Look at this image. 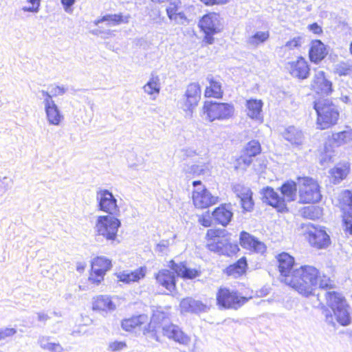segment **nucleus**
Instances as JSON below:
<instances>
[{"label":"nucleus","mask_w":352,"mask_h":352,"mask_svg":"<svg viewBox=\"0 0 352 352\" xmlns=\"http://www.w3.org/2000/svg\"><path fill=\"white\" fill-rule=\"evenodd\" d=\"M149 329H152V332H154V338L157 341H160L157 331L158 329H161L164 337L180 345L187 346L191 342L190 336L186 333L179 326L170 322L168 314L162 309L153 310L149 322Z\"/></svg>","instance_id":"nucleus-1"},{"label":"nucleus","mask_w":352,"mask_h":352,"mask_svg":"<svg viewBox=\"0 0 352 352\" xmlns=\"http://www.w3.org/2000/svg\"><path fill=\"white\" fill-rule=\"evenodd\" d=\"M319 270L311 265H302L292 271V276L286 278V285L305 296L312 294L318 286Z\"/></svg>","instance_id":"nucleus-2"},{"label":"nucleus","mask_w":352,"mask_h":352,"mask_svg":"<svg viewBox=\"0 0 352 352\" xmlns=\"http://www.w3.org/2000/svg\"><path fill=\"white\" fill-rule=\"evenodd\" d=\"M120 226L121 222L116 217L98 216L94 227L96 240L100 242L105 241L111 244L118 243V232Z\"/></svg>","instance_id":"nucleus-3"},{"label":"nucleus","mask_w":352,"mask_h":352,"mask_svg":"<svg viewBox=\"0 0 352 352\" xmlns=\"http://www.w3.org/2000/svg\"><path fill=\"white\" fill-rule=\"evenodd\" d=\"M314 108L317 113L318 128L326 129L337 123L339 111L329 99L322 98L316 100Z\"/></svg>","instance_id":"nucleus-4"},{"label":"nucleus","mask_w":352,"mask_h":352,"mask_svg":"<svg viewBox=\"0 0 352 352\" xmlns=\"http://www.w3.org/2000/svg\"><path fill=\"white\" fill-rule=\"evenodd\" d=\"M300 200L302 203H316L320 201L322 195L316 181L310 177L299 178Z\"/></svg>","instance_id":"nucleus-5"},{"label":"nucleus","mask_w":352,"mask_h":352,"mask_svg":"<svg viewBox=\"0 0 352 352\" xmlns=\"http://www.w3.org/2000/svg\"><path fill=\"white\" fill-rule=\"evenodd\" d=\"M204 112L206 114L207 119L210 122L215 120H228L234 114V107L229 103L206 102L204 107Z\"/></svg>","instance_id":"nucleus-6"},{"label":"nucleus","mask_w":352,"mask_h":352,"mask_svg":"<svg viewBox=\"0 0 352 352\" xmlns=\"http://www.w3.org/2000/svg\"><path fill=\"white\" fill-rule=\"evenodd\" d=\"M302 228L305 229L306 238L311 246L318 249H324L329 245L330 237L324 228L307 224Z\"/></svg>","instance_id":"nucleus-7"},{"label":"nucleus","mask_w":352,"mask_h":352,"mask_svg":"<svg viewBox=\"0 0 352 352\" xmlns=\"http://www.w3.org/2000/svg\"><path fill=\"white\" fill-rule=\"evenodd\" d=\"M192 186L195 190L192 192V201L197 208H206L217 202L218 197L213 196L208 190L201 181H194Z\"/></svg>","instance_id":"nucleus-8"},{"label":"nucleus","mask_w":352,"mask_h":352,"mask_svg":"<svg viewBox=\"0 0 352 352\" xmlns=\"http://www.w3.org/2000/svg\"><path fill=\"white\" fill-rule=\"evenodd\" d=\"M96 200L99 210L113 217L119 214L120 208L117 204V199L109 190L100 189L97 191Z\"/></svg>","instance_id":"nucleus-9"},{"label":"nucleus","mask_w":352,"mask_h":352,"mask_svg":"<svg viewBox=\"0 0 352 352\" xmlns=\"http://www.w3.org/2000/svg\"><path fill=\"white\" fill-rule=\"evenodd\" d=\"M248 299L241 296L237 292L227 288H220L217 293V304L223 308H231L232 305H243Z\"/></svg>","instance_id":"nucleus-10"},{"label":"nucleus","mask_w":352,"mask_h":352,"mask_svg":"<svg viewBox=\"0 0 352 352\" xmlns=\"http://www.w3.org/2000/svg\"><path fill=\"white\" fill-rule=\"evenodd\" d=\"M112 267L111 261L104 256L95 258L91 263V273L89 280L98 285L104 279L107 272Z\"/></svg>","instance_id":"nucleus-11"},{"label":"nucleus","mask_w":352,"mask_h":352,"mask_svg":"<svg viewBox=\"0 0 352 352\" xmlns=\"http://www.w3.org/2000/svg\"><path fill=\"white\" fill-rule=\"evenodd\" d=\"M225 230H208L207 236L210 239L207 244L209 250L222 254L228 238L225 235Z\"/></svg>","instance_id":"nucleus-12"},{"label":"nucleus","mask_w":352,"mask_h":352,"mask_svg":"<svg viewBox=\"0 0 352 352\" xmlns=\"http://www.w3.org/2000/svg\"><path fill=\"white\" fill-rule=\"evenodd\" d=\"M311 87L317 94L323 97L328 96L333 92L332 82L328 79L323 71H316L315 72Z\"/></svg>","instance_id":"nucleus-13"},{"label":"nucleus","mask_w":352,"mask_h":352,"mask_svg":"<svg viewBox=\"0 0 352 352\" xmlns=\"http://www.w3.org/2000/svg\"><path fill=\"white\" fill-rule=\"evenodd\" d=\"M342 210H343V221L345 230L352 234V192L344 190L340 198Z\"/></svg>","instance_id":"nucleus-14"},{"label":"nucleus","mask_w":352,"mask_h":352,"mask_svg":"<svg viewBox=\"0 0 352 352\" xmlns=\"http://www.w3.org/2000/svg\"><path fill=\"white\" fill-rule=\"evenodd\" d=\"M323 314L326 322L333 327L335 320L342 326H347L351 322V314L348 309H324Z\"/></svg>","instance_id":"nucleus-15"},{"label":"nucleus","mask_w":352,"mask_h":352,"mask_svg":"<svg viewBox=\"0 0 352 352\" xmlns=\"http://www.w3.org/2000/svg\"><path fill=\"white\" fill-rule=\"evenodd\" d=\"M201 98V87L199 83L192 82L188 85L184 95L183 109L192 112Z\"/></svg>","instance_id":"nucleus-16"},{"label":"nucleus","mask_w":352,"mask_h":352,"mask_svg":"<svg viewBox=\"0 0 352 352\" xmlns=\"http://www.w3.org/2000/svg\"><path fill=\"white\" fill-rule=\"evenodd\" d=\"M199 26L204 33L217 34L222 29L221 17L214 12L206 14L199 21Z\"/></svg>","instance_id":"nucleus-17"},{"label":"nucleus","mask_w":352,"mask_h":352,"mask_svg":"<svg viewBox=\"0 0 352 352\" xmlns=\"http://www.w3.org/2000/svg\"><path fill=\"white\" fill-rule=\"evenodd\" d=\"M261 194L263 201L276 208L278 212H283L287 209L285 199L280 197L272 188L269 186L263 188Z\"/></svg>","instance_id":"nucleus-18"},{"label":"nucleus","mask_w":352,"mask_h":352,"mask_svg":"<svg viewBox=\"0 0 352 352\" xmlns=\"http://www.w3.org/2000/svg\"><path fill=\"white\" fill-rule=\"evenodd\" d=\"M148 318L146 315H139L131 318L124 319L122 321V327L126 331H131L137 328L142 329L143 333L146 334L150 331L152 332V329H149Z\"/></svg>","instance_id":"nucleus-19"},{"label":"nucleus","mask_w":352,"mask_h":352,"mask_svg":"<svg viewBox=\"0 0 352 352\" xmlns=\"http://www.w3.org/2000/svg\"><path fill=\"white\" fill-rule=\"evenodd\" d=\"M277 260L281 281L286 284V278L287 276H292V271L296 269L294 268V258L289 254L283 252L278 254Z\"/></svg>","instance_id":"nucleus-20"},{"label":"nucleus","mask_w":352,"mask_h":352,"mask_svg":"<svg viewBox=\"0 0 352 352\" xmlns=\"http://www.w3.org/2000/svg\"><path fill=\"white\" fill-rule=\"evenodd\" d=\"M175 272L166 269L160 270L155 274L156 282L168 292H173L176 286Z\"/></svg>","instance_id":"nucleus-21"},{"label":"nucleus","mask_w":352,"mask_h":352,"mask_svg":"<svg viewBox=\"0 0 352 352\" xmlns=\"http://www.w3.org/2000/svg\"><path fill=\"white\" fill-rule=\"evenodd\" d=\"M287 69L290 74L299 79H305L309 74V68L306 60L300 57L296 61L287 63Z\"/></svg>","instance_id":"nucleus-22"},{"label":"nucleus","mask_w":352,"mask_h":352,"mask_svg":"<svg viewBox=\"0 0 352 352\" xmlns=\"http://www.w3.org/2000/svg\"><path fill=\"white\" fill-rule=\"evenodd\" d=\"M241 245L255 252L263 254L266 250L265 245L248 232H242L240 235Z\"/></svg>","instance_id":"nucleus-23"},{"label":"nucleus","mask_w":352,"mask_h":352,"mask_svg":"<svg viewBox=\"0 0 352 352\" xmlns=\"http://www.w3.org/2000/svg\"><path fill=\"white\" fill-rule=\"evenodd\" d=\"M170 268L184 279H193L200 276L201 272L195 268L188 267L185 263H176L174 261L169 263Z\"/></svg>","instance_id":"nucleus-24"},{"label":"nucleus","mask_w":352,"mask_h":352,"mask_svg":"<svg viewBox=\"0 0 352 352\" xmlns=\"http://www.w3.org/2000/svg\"><path fill=\"white\" fill-rule=\"evenodd\" d=\"M233 190L240 199L242 208L246 211H250L254 206L251 190L248 187L237 184L234 186Z\"/></svg>","instance_id":"nucleus-25"},{"label":"nucleus","mask_w":352,"mask_h":352,"mask_svg":"<svg viewBox=\"0 0 352 352\" xmlns=\"http://www.w3.org/2000/svg\"><path fill=\"white\" fill-rule=\"evenodd\" d=\"M146 272V267H140L134 271L124 270L116 274V276L119 281L123 282L126 284L131 283L138 282L140 279L143 278Z\"/></svg>","instance_id":"nucleus-26"},{"label":"nucleus","mask_w":352,"mask_h":352,"mask_svg":"<svg viewBox=\"0 0 352 352\" xmlns=\"http://www.w3.org/2000/svg\"><path fill=\"white\" fill-rule=\"evenodd\" d=\"M283 138L294 146H301L304 142V134L298 127L289 126L282 133Z\"/></svg>","instance_id":"nucleus-27"},{"label":"nucleus","mask_w":352,"mask_h":352,"mask_svg":"<svg viewBox=\"0 0 352 352\" xmlns=\"http://www.w3.org/2000/svg\"><path fill=\"white\" fill-rule=\"evenodd\" d=\"M47 120L50 124L58 126L64 118L55 102L44 106Z\"/></svg>","instance_id":"nucleus-28"},{"label":"nucleus","mask_w":352,"mask_h":352,"mask_svg":"<svg viewBox=\"0 0 352 352\" xmlns=\"http://www.w3.org/2000/svg\"><path fill=\"white\" fill-rule=\"evenodd\" d=\"M309 54L311 61L318 63L326 56L327 51L320 41L316 40L311 43Z\"/></svg>","instance_id":"nucleus-29"},{"label":"nucleus","mask_w":352,"mask_h":352,"mask_svg":"<svg viewBox=\"0 0 352 352\" xmlns=\"http://www.w3.org/2000/svg\"><path fill=\"white\" fill-rule=\"evenodd\" d=\"M212 215L216 222L226 226L230 222L233 214L226 206H221L212 212Z\"/></svg>","instance_id":"nucleus-30"},{"label":"nucleus","mask_w":352,"mask_h":352,"mask_svg":"<svg viewBox=\"0 0 352 352\" xmlns=\"http://www.w3.org/2000/svg\"><path fill=\"white\" fill-rule=\"evenodd\" d=\"M327 304L330 308H346L348 307L344 297L336 292H327L325 294Z\"/></svg>","instance_id":"nucleus-31"},{"label":"nucleus","mask_w":352,"mask_h":352,"mask_svg":"<svg viewBox=\"0 0 352 352\" xmlns=\"http://www.w3.org/2000/svg\"><path fill=\"white\" fill-rule=\"evenodd\" d=\"M248 116L252 119L260 120L262 118L261 111L263 102L261 100L250 99L246 102Z\"/></svg>","instance_id":"nucleus-32"},{"label":"nucleus","mask_w":352,"mask_h":352,"mask_svg":"<svg viewBox=\"0 0 352 352\" xmlns=\"http://www.w3.org/2000/svg\"><path fill=\"white\" fill-rule=\"evenodd\" d=\"M349 172L348 163L339 164L329 170V174L333 184H338L343 180Z\"/></svg>","instance_id":"nucleus-33"},{"label":"nucleus","mask_w":352,"mask_h":352,"mask_svg":"<svg viewBox=\"0 0 352 352\" xmlns=\"http://www.w3.org/2000/svg\"><path fill=\"white\" fill-rule=\"evenodd\" d=\"M332 143L337 146L347 145L350 146L352 144V129L347 128L341 132L333 133L331 138Z\"/></svg>","instance_id":"nucleus-34"},{"label":"nucleus","mask_w":352,"mask_h":352,"mask_svg":"<svg viewBox=\"0 0 352 352\" xmlns=\"http://www.w3.org/2000/svg\"><path fill=\"white\" fill-rule=\"evenodd\" d=\"M247 267V260L246 258L243 256L235 263L228 266L226 268V273L229 276L237 278L245 273Z\"/></svg>","instance_id":"nucleus-35"},{"label":"nucleus","mask_w":352,"mask_h":352,"mask_svg":"<svg viewBox=\"0 0 352 352\" xmlns=\"http://www.w3.org/2000/svg\"><path fill=\"white\" fill-rule=\"evenodd\" d=\"M38 344L42 349L50 352H63L64 351L59 342H51L50 336H40L38 338Z\"/></svg>","instance_id":"nucleus-36"},{"label":"nucleus","mask_w":352,"mask_h":352,"mask_svg":"<svg viewBox=\"0 0 352 352\" xmlns=\"http://www.w3.org/2000/svg\"><path fill=\"white\" fill-rule=\"evenodd\" d=\"M117 298L112 299L107 295H99L94 298L92 308H116L115 300Z\"/></svg>","instance_id":"nucleus-37"},{"label":"nucleus","mask_w":352,"mask_h":352,"mask_svg":"<svg viewBox=\"0 0 352 352\" xmlns=\"http://www.w3.org/2000/svg\"><path fill=\"white\" fill-rule=\"evenodd\" d=\"M270 33L268 31H257L253 35L248 37L246 43L252 47L256 48L261 44L264 43L268 40Z\"/></svg>","instance_id":"nucleus-38"},{"label":"nucleus","mask_w":352,"mask_h":352,"mask_svg":"<svg viewBox=\"0 0 352 352\" xmlns=\"http://www.w3.org/2000/svg\"><path fill=\"white\" fill-rule=\"evenodd\" d=\"M281 194L284 196V199L287 201L295 200L296 196V184L293 181H287L285 182L280 188Z\"/></svg>","instance_id":"nucleus-39"},{"label":"nucleus","mask_w":352,"mask_h":352,"mask_svg":"<svg viewBox=\"0 0 352 352\" xmlns=\"http://www.w3.org/2000/svg\"><path fill=\"white\" fill-rule=\"evenodd\" d=\"M129 16H123L122 14H107L103 16L100 19L96 21V24L107 21L111 25H116L120 23H127L129 22Z\"/></svg>","instance_id":"nucleus-40"},{"label":"nucleus","mask_w":352,"mask_h":352,"mask_svg":"<svg viewBox=\"0 0 352 352\" xmlns=\"http://www.w3.org/2000/svg\"><path fill=\"white\" fill-rule=\"evenodd\" d=\"M223 96L221 84L212 78L210 80V86L207 87L205 91V96L207 98H220Z\"/></svg>","instance_id":"nucleus-41"},{"label":"nucleus","mask_w":352,"mask_h":352,"mask_svg":"<svg viewBox=\"0 0 352 352\" xmlns=\"http://www.w3.org/2000/svg\"><path fill=\"white\" fill-rule=\"evenodd\" d=\"M300 212L302 217L312 220L318 219L322 215V208L316 206H305Z\"/></svg>","instance_id":"nucleus-42"},{"label":"nucleus","mask_w":352,"mask_h":352,"mask_svg":"<svg viewBox=\"0 0 352 352\" xmlns=\"http://www.w3.org/2000/svg\"><path fill=\"white\" fill-rule=\"evenodd\" d=\"M145 93L152 95L159 94L160 91V78L157 76H152L148 82L143 87Z\"/></svg>","instance_id":"nucleus-43"},{"label":"nucleus","mask_w":352,"mask_h":352,"mask_svg":"<svg viewBox=\"0 0 352 352\" xmlns=\"http://www.w3.org/2000/svg\"><path fill=\"white\" fill-rule=\"evenodd\" d=\"M261 151V146L258 141L257 140H251L249 142L244 150V154L254 157L259 154Z\"/></svg>","instance_id":"nucleus-44"},{"label":"nucleus","mask_w":352,"mask_h":352,"mask_svg":"<svg viewBox=\"0 0 352 352\" xmlns=\"http://www.w3.org/2000/svg\"><path fill=\"white\" fill-rule=\"evenodd\" d=\"M206 306L204 305L201 301L196 300L191 297H188L184 298L180 302V308L186 309V308H206Z\"/></svg>","instance_id":"nucleus-45"},{"label":"nucleus","mask_w":352,"mask_h":352,"mask_svg":"<svg viewBox=\"0 0 352 352\" xmlns=\"http://www.w3.org/2000/svg\"><path fill=\"white\" fill-rule=\"evenodd\" d=\"M205 164H193L191 166H184L183 168L184 173L186 174H189L190 175H199L204 173L206 169Z\"/></svg>","instance_id":"nucleus-46"},{"label":"nucleus","mask_w":352,"mask_h":352,"mask_svg":"<svg viewBox=\"0 0 352 352\" xmlns=\"http://www.w3.org/2000/svg\"><path fill=\"white\" fill-rule=\"evenodd\" d=\"M335 72L340 76L350 75L352 73V67L346 63H340L335 67Z\"/></svg>","instance_id":"nucleus-47"},{"label":"nucleus","mask_w":352,"mask_h":352,"mask_svg":"<svg viewBox=\"0 0 352 352\" xmlns=\"http://www.w3.org/2000/svg\"><path fill=\"white\" fill-rule=\"evenodd\" d=\"M181 4L182 3L179 0L170 3L168 7L166 8V13L170 19L175 18V15L179 12Z\"/></svg>","instance_id":"nucleus-48"},{"label":"nucleus","mask_w":352,"mask_h":352,"mask_svg":"<svg viewBox=\"0 0 352 352\" xmlns=\"http://www.w3.org/2000/svg\"><path fill=\"white\" fill-rule=\"evenodd\" d=\"M239 250V246L236 243H231L228 239L226 245L224 247V250L222 252L223 255L230 256L236 253Z\"/></svg>","instance_id":"nucleus-49"},{"label":"nucleus","mask_w":352,"mask_h":352,"mask_svg":"<svg viewBox=\"0 0 352 352\" xmlns=\"http://www.w3.org/2000/svg\"><path fill=\"white\" fill-rule=\"evenodd\" d=\"M252 156L244 155L237 160V165L236 168L241 167L242 169L245 170L252 162Z\"/></svg>","instance_id":"nucleus-50"},{"label":"nucleus","mask_w":352,"mask_h":352,"mask_svg":"<svg viewBox=\"0 0 352 352\" xmlns=\"http://www.w3.org/2000/svg\"><path fill=\"white\" fill-rule=\"evenodd\" d=\"M126 347V344L124 342L115 341V342H111L109 344L108 349H109V350H110L113 352H116V351H122V349H125Z\"/></svg>","instance_id":"nucleus-51"},{"label":"nucleus","mask_w":352,"mask_h":352,"mask_svg":"<svg viewBox=\"0 0 352 352\" xmlns=\"http://www.w3.org/2000/svg\"><path fill=\"white\" fill-rule=\"evenodd\" d=\"M318 285L320 288L327 289L331 287V280L326 276H321L320 275V277L318 279Z\"/></svg>","instance_id":"nucleus-52"},{"label":"nucleus","mask_w":352,"mask_h":352,"mask_svg":"<svg viewBox=\"0 0 352 352\" xmlns=\"http://www.w3.org/2000/svg\"><path fill=\"white\" fill-rule=\"evenodd\" d=\"M16 331L14 328L0 329V341L14 336Z\"/></svg>","instance_id":"nucleus-53"},{"label":"nucleus","mask_w":352,"mask_h":352,"mask_svg":"<svg viewBox=\"0 0 352 352\" xmlns=\"http://www.w3.org/2000/svg\"><path fill=\"white\" fill-rule=\"evenodd\" d=\"M170 245L169 241L168 240H162L156 245L155 248V251L156 252L163 254L166 252L168 246Z\"/></svg>","instance_id":"nucleus-54"},{"label":"nucleus","mask_w":352,"mask_h":352,"mask_svg":"<svg viewBox=\"0 0 352 352\" xmlns=\"http://www.w3.org/2000/svg\"><path fill=\"white\" fill-rule=\"evenodd\" d=\"M66 91L67 89L63 86H55L52 88L50 93L52 94V97H53L57 96H62L64 94H65Z\"/></svg>","instance_id":"nucleus-55"},{"label":"nucleus","mask_w":352,"mask_h":352,"mask_svg":"<svg viewBox=\"0 0 352 352\" xmlns=\"http://www.w3.org/2000/svg\"><path fill=\"white\" fill-rule=\"evenodd\" d=\"M40 93L41 94L42 97L43 98V102L44 106L46 104H49L50 103L52 104V102H54L52 99V94L50 92H48L45 90H41V91H40Z\"/></svg>","instance_id":"nucleus-56"},{"label":"nucleus","mask_w":352,"mask_h":352,"mask_svg":"<svg viewBox=\"0 0 352 352\" xmlns=\"http://www.w3.org/2000/svg\"><path fill=\"white\" fill-rule=\"evenodd\" d=\"M300 45V38L296 37L287 41L285 44V47L289 50H292L295 47H298Z\"/></svg>","instance_id":"nucleus-57"},{"label":"nucleus","mask_w":352,"mask_h":352,"mask_svg":"<svg viewBox=\"0 0 352 352\" xmlns=\"http://www.w3.org/2000/svg\"><path fill=\"white\" fill-rule=\"evenodd\" d=\"M199 222L204 227H209L211 226L212 220L209 214H207L203 215L201 217H200L199 219Z\"/></svg>","instance_id":"nucleus-58"},{"label":"nucleus","mask_w":352,"mask_h":352,"mask_svg":"<svg viewBox=\"0 0 352 352\" xmlns=\"http://www.w3.org/2000/svg\"><path fill=\"white\" fill-rule=\"evenodd\" d=\"M200 1L207 6H212V5H215V4H225L229 1V0H200Z\"/></svg>","instance_id":"nucleus-59"},{"label":"nucleus","mask_w":352,"mask_h":352,"mask_svg":"<svg viewBox=\"0 0 352 352\" xmlns=\"http://www.w3.org/2000/svg\"><path fill=\"white\" fill-rule=\"evenodd\" d=\"M170 20H174L178 23H184V21L186 20L185 14L183 12L179 11L177 14L175 15V18L170 19Z\"/></svg>","instance_id":"nucleus-60"},{"label":"nucleus","mask_w":352,"mask_h":352,"mask_svg":"<svg viewBox=\"0 0 352 352\" xmlns=\"http://www.w3.org/2000/svg\"><path fill=\"white\" fill-rule=\"evenodd\" d=\"M22 10L24 12H38L39 10V4L37 5H32L31 6H24L22 8Z\"/></svg>","instance_id":"nucleus-61"},{"label":"nucleus","mask_w":352,"mask_h":352,"mask_svg":"<svg viewBox=\"0 0 352 352\" xmlns=\"http://www.w3.org/2000/svg\"><path fill=\"white\" fill-rule=\"evenodd\" d=\"M1 184H2V185H3L5 190H8V189L10 188V187L12 184V180L6 177H3V179L1 180Z\"/></svg>","instance_id":"nucleus-62"},{"label":"nucleus","mask_w":352,"mask_h":352,"mask_svg":"<svg viewBox=\"0 0 352 352\" xmlns=\"http://www.w3.org/2000/svg\"><path fill=\"white\" fill-rule=\"evenodd\" d=\"M309 30L312 31L315 34H319L322 32L321 28L316 23L311 24L309 26Z\"/></svg>","instance_id":"nucleus-63"},{"label":"nucleus","mask_w":352,"mask_h":352,"mask_svg":"<svg viewBox=\"0 0 352 352\" xmlns=\"http://www.w3.org/2000/svg\"><path fill=\"white\" fill-rule=\"evenodd\" d=\"M205 37L204 41L207 43L208 44H212L214 42V38L212 35L214 34L212 33H205Z\"/></svg>","instance_id":"nucleus-64"}]
</instances>
